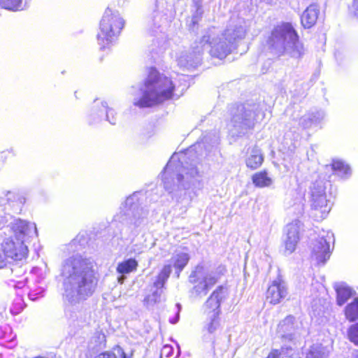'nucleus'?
I'll return each instance as SVG.
<instances>
[{
	"label": "nucleus",
	"instance_id": "f257e3e1",
	"mask_svg": "<svg viewBox=\"0 0 358 358\" xmlns=\"http://www.w3.org/2000/svg\"><path fill=\"white\" fill-rule=\"evenodd\" d=\"M218 140L215 132L205 135L184 152L173 154L164 168V188L176 199V207L181 211L180 215L190 206L199 188L198 164L216 146Z\"/></svg>",
	"mask_w": 358,
	"mask_h": 358
},
{
	"label": "nucleus",
	"instance_id": "f03ea898",
	"mask_svg": "<svg viewBox=\"0 0 358 358\" xmlns=\"http://www.w3.org/2000/svg\"><path fill=\"white\" fill-rule=\"evenodd\" d=\"M95 262L91 257L73 255L61 265L62 297L65 302L74 306L90 297L96 290L98 278Z\"/></svg>",
	"mask_w": 358,
	"mask_h": 358
},
{
	"label": "nucleus",
	"instance_id": "7ed1b4c3",
	"mask_svg": "<svg viewBox=\"0 0 358 358\" xmlns=\"http://www.w3.org/2000/svg\"><path fill=\"white\" fill-rule=\"evenodd\" d=\"M187 77L185 75L178 76V78H168L159 75L156 69H152L142 88L141 96L134 98V104L140 108L151 107L166 100L179 96L175 92L182 93L188 87Z\"/></svg>",
	"mask_w": 358,
	"mask_h": 358
},
{
	"label": "nucleus",
	"instance_id": "20e7f679",
	"mask_svg": "<svg viewBox=\"0 0 358 358\" xmlns=\"http://www.w3.org/2000/svg\"><path fill=\"white\" fill-rule=\"evenodd\" d=\"M245 34V20L233 16L224 32L219 34L215 28L209 29L197 43L202 53L208 50L212 57L222 59L231 52L234 43L243 39Z\"/></svg>",
	"mask_w": 358,
	"mask_h": 358
},
{
	"label": "nucleus",
	"instance_id": "39448f33",
	"mask_svg": "<svg viewBox=\"0 0 358 358\" xmlns=\"http://www.w3.org/2000/svg\"><path fill=\"white\" fill-rule=\"evenodd\" d=\"M9 227L13 235L3 242V252L8 260L23 263L29 252L27 243L29 238L37 236L36 224L24 220L15 219Z\"/></svg>",
	"mask_w": 358,
	"mask_h": 358
},
{
	"label": "nucleus",
	"instance_id": "423d86ee",
	"mask_svg": "<svg viewBox=\"0 0 358 358\" xmlns=\"http://www.w3.org/2000/svg\"><path fill=\"white\" fill-rule=\"evenodd\" d=\"M267 44L276 54L287 55L294 58H300L304 54L303 46L289 22H282L275 26L268 37Z\"/></svg>",
	"mask_w": 358,
	"mask_h": 358
},
{
	"label": "nucleus",
	"instance_id": "0eeeda50",
	"mask_svg": "<svg viewBox=\"0 0 358 358\" xmlns=\"http://www.w3.org/2000/svg\"><path fill=\"white\" fill-rule=\"evenodd\" d=\"M143 199L142 192H134L126 199L123 208L115 216V220L125 224L135 236L148 224V210L142 206Z\"/></svg>",
	"mask_w": 358,
	"mask_h": 358
},
{
	"label": "nucleus",
	"instance_id": "6e6552de",
	"mask_svg": "<svg viewBox=\"0 0 358 358\" xmlns=\"http://www.w3.org/2000/svg\"><path fill=\"white\" fill-rule=\"evenodd\" d=\"M232 113L231 120L227 126L229 134L232 137L245 136L264 117L262 108L257 103L239 105Z\"/></svg>",
	"mask_w": 358,
	"mask_h": 358
},
{
	"label": "nucleus",
	"instance_id": "1a4fd4ad",
	"mask_svg": "<svg viewBox=\"0 0 358 358\" xmlns=\"http://www.w3.org/2000/svg\"><path fill=\"white\" fill-rule=\"evenodd\" d=\"M322 173H315L313 177V181L310 186V206L312 213L317 219H324L331 208L329 199H327L326 189L329 182Z\"/></svg>",
	"mask_w": 358,
	"mask_h": 358
},
{
	"label": "nucleus",
	"instance_id": "9d476101",
	"mask_svg": "<svg viewBox=\"0 0 358 358\" xmlns=\"http://www.w3.org/2000/svg\"><path fill=\"white\" fill-rule=\"evenodd\" d=\"M124 26V20L117 10L106 9L100 21L97 41L101 49L114 43Z\"/></svg>",
	"mask_w": 358,
	"mask_h": 358
},
{
	"label": "nucleus",
	"instance_id": "9b49d317",
	"mask_svg": "<svg viewBox=\"0 0 358 358\" xmlns=\"http://www.w3.org/2000/svg\"><path fill=\"white\" fill-rule=\"evenodd\" d=\"M225 272L226 268L222 266L214 270H209L203 265H197L189 277V282L196 284L193 287V292L197 296H206Z\"/></svg>",
	"mask_w": 358,
	"mask_h": 358
},
{
	"label": "nucleus",
	"instance_id": "f8f14e48",
	"mask_svg": "<svg viewBox=\"0 0 358 358\" xmlns=\"http://www.w3.org/2000/svg\"><path fill=\"white\" fill-rule=\"evenodd\" d=\"M334 238L332 232L322 231L318 238L312 243L311 257L318 264H324L330 257V243L334 242Z\"/></svg>",
	"mask_w": 358,
	"mask_h": 358
},
{
	"label": "nucleus",
	"instance_id": "ddd939ff",
	"mask_svg": "<svg viewBox=\"0 0 358 358\" xmlns=\"http://www.w3.org/2000/svg\"><path fill=\"white\" fill-rule=\"evenodd\" d=\"M202 50L196 41L190 50L181 51L177 56L176 61L180 69L192 70L196 68L201 62Z\"/></svg>",
	"mask_w": 358,
	"mask_h": 358
},
{
	"label": "nucleus",
	"instance_id": "4468645a",
	"mask_svg": "<svg viewBox=\"0 0 358 358\" xmlns=\"http://www.w3.org/2000/svg\"><path fill=\"white\" fill-rule=\"evenodd\" d=\"M91 124L101 120L103 117L112 125H115L117 121V113L112 108L108 107L106 101L95 100L91 109L90 115Z\"/></svg>",
	"mask_w": 358,
	"mask_h": 358
},
{
	"label": "nucleus",
	"instance_id": "2eb2a0df",
	"mask_svg": "<svg viewBox=\"0 0 358 358\" xmlns=\"http://www.w3.org/2000/svg\"><path fill=\"white\" fill-rule=\"evenodd\" d=\"M26 202L25 196L17 192H7L0 195V210L20 213Z\"/></svg>",
	"mask_w": 358,
	"mask_h": 358
},
{
	"label": "nucleus",
	"instance_id": "dca6fc26",
	"mask_svg": "<svg viewBox=\"0 0 358 358\" xmlns=\"http://www.w3.org/2000/svg\"><path fill=\"white\" fill-rule=\"evenodd\" d=\"M171 273V265H165L158 274L156 280L154 282L153 287L155 288V290L151 294L148 295L144 299V302L147 305H154L161 301L163 288L169 278Z\"/></svg>",
	"mask_w": 358,
	"mask_h": 358
},
{
	"label": "nucleus",
	"instance_id": "f3484780",
	"mask_svg": "<svg viewBox=\"0 0 358 358\" xmlns=\"http://www.w3.org/2000/svg\"><path fill=\"white\" fill-rule=\"evenodd\" d=\"M301 222L299 220H294L288 224L285 228L284 245L285 253L290 255L296 250L299 241V232Z\"/></svg>",
	"mask_w": 358,
	"mask_h": 358
},
{
	"label": "nucleus",
	"instance_id": "a211bd4d",
	"mask_svg": "<svg viewBox=\"0 0 358 358\" xmlns=\"http://www.w3.org/2000/svg\"><path fill=\"white\" fill-rule=\"evenodd\" d=\"M226 290L223 286H219L213 292L204 303L203 313L207 315H220V304L225 299Z\"/></svg>",
	"mask_w": 358,
	"mask_h": 358
},
{
	"label": "nucleus",
	"instance_id": "6ab92c4d",
	"mask_svg": "<svg viewBox=\"0 0 358 358\" xmlns=\"http://www.w3.org/2000/svg\"><path fill=\"white\" fill-rule=\"evenodd\" d=\"M287 295L286 283L280 278L274 280L266 291V300L271 304H278Z\"/></svg>",
	"mask_w": 358,
	"mask_h": 358
},
{
	"label": "nucleus",
	"instance_id": "aec40b11",
	"mask_svg": "<svg viewBox=\"0 0 358 358\" xmlns=\"http://www.w3.org/2000/svg\"><path fill=\"white\" fill-rule=\"evenodd\" d=\"M323 169L326 176L328 175V178H330L331 173L341 178H348L351 175L349 165L339 159L333 160L331 164L326 165Z\"/></svg>",
	"mask_w": 358,
	"mask_h": 358
},
{
	"label": "nucleus",
	"instance_id": "412c9836",
	"mask_svg": "<svg viewBox=\"0 0 358 358\" xmlns=\"http://www.w3.org/2000/svg\"><path fill=\"white\" fill-rule=\"evenodd\" d=\"M294 320L293 316L289 315L279 323L277 333L282 339L292 341L295 338Z\"/></svg>",
	"mask_w": 358,
	"mask_h": 358
},
{
	"label": "nucleus",
	"instance_id": "4be33fe9",
	"mask_svg": "<svg viewBox=\"0 0 358 358\" xmlns=\"http://www.w3.org/2000/svg\"><path fill=\"white\" fill-rule=\"evenodd\" d=\"M324 117V113L322 110L310 112L300 117L299 124L303 129H308L317 126Z\"/></svg>",
	"mask_w": 358,
	"mask_h": 358
},
{
	"label": "nucleus",
	"instance_id": "5701e85b",
	"mask_svg": "<svg viewBox=\"0 0 358 358\" xmlns=\"http://www.w3.org/2000/svg\"><path fill=\"white\" fill-rule=\"evenodd\" d=\"M334 288L336 292V303L341 306L353 296L355 291L350 287L345 282H336Z\"/></svg>",
	"mask_w": 358,
	"mask_h": 358
},
{
	"label": "nucleus",
	"instance_id": "b1692460",
	"mask_svg": "<svg viewBox=\"0 0 358 358\" xmlns=\"http://www.w3.org/2000/svg\"><path fill=\"white\" fill-rule=\"evenodd\" d=\"M137 261L132 258L120 262L116 268L117 273L120 274V275L117 277L118 282L122 284L126 278L124 275L135 271L137 268Z\"/></svg>",
	"mask_w": 358,
	"mask_h": 358
},
{
	"label": "nucleus",
	"instance_id": "393cba45",
	"mask_svg": "<svg viewBox=\"0 0 358 358\" xmlns=\"http://www.w3.org/2000/svg\"><path fill=\"white\" fill-rule=\"evenodd\" d=\"M319 9L316 5H310L301 16V22L304 28H310L316 22Z\"/></svg>",
	"mask_w": 358,
	"mask_h": 358
},
{
	"label": "nucleus",
	"instance_id": "a878e982",
	"mask_svg": "<svg viewBox=\"0 0 358 358\" xmlns=\"http://www.w3.org/2000/svg\"><path fill=\"white\" fill-rule=\"evenodd\" d=\"M264 161V157L260 149L257 147L252 148L246 159V165L251 169L259 168Z\"/></svg>",
	"mask_w": 358,
	"mask_h": 358
},
{
	"label": "nucleus",
	"instance_id": "bb28decb",
	"mask_svg": "<svg viewBox=\"0 0 358 358\" xmlns=\"http://www.w3.org/2000/svg\"><path fill=\"white\" fill-rule=\"evenodd\" d=\"M189 260V255L187 252H178L171 257V263L177 272V277H179L180 272L185 267Z\"/></svg>",
	"mask_w": 358,
	"mask_h": 358
},
{
	"label": "nucleus",
	"instance_id": "cd10ccee",
	"mask_svg": "<svg viewBox=\"0 0 358 358\" xmlns=\"http://www.w3.org/2000/svg\"><path fill=\"white\" fill-rule=\"evenodd\" d=\"M252 180L253 184L257 187H268L273 182L271 178L268 176L267 172L265 171L254 174Z\"/></svg>",
	"mask_w": 358,
	"mask_h": 358
},
{
	"label": "nucleus",
	"instance_id": "c85d7f7f",
	"mask_svg": "<svg viewBox=\"0 0 358 358\" xmlns=\"http://www.w3.org/2000/svg\"><path fill=\"white\" fill-rule=\"evenodd\" d=\"M345 315L346 319L350 322H355L358 320V298L346 306Z\"/></svg>",
	"mask_w": 358,
	"mask_h": 358
},
{
	"label": "nucleus",
	"instance_id": "c756f323",
	"mask_svg": "<svg viewBox=\"0 0 358 358\" xmlns=\"http://www.w3.org/2000/svg\"><path fill=\"white\" fill-rule=\"evenodd\" d=\"M328 353L324 347L316 344L312 345L306 353V358H327Z\"/></svg>",
	"mask_w": 358,
	"mask_h": 358
},
{
	"label": "nucleus",
	"instance_id": "7c9ffc66",
	"mask_svg": "<svg viewBox=\"0 0 358 358\" xmlns=\"http://www.w3.org/2000/svg\"><path fill=\"white\" fill-rule=\"evenodd\" d=\"M162 17L158 13H155L153 15L147 20V29L151 34L157 33V30L160 29Z\"/></svg>",
	"mask_w": 358,
	"mask_h": 358
},
{
	"label": "nucleus",
	"instance_id": "2f4dec72",
	"mask_svg": "<svg viewBox=\"0 0 358 358\" xmlns=\"http://www.w3.org/2000/svg\"><path fill=\"white\" fill-rule=\"evenodd\" d=\"M0 6L12 11H18L24 9L22 0H0Z\"/></svg>",
	"mask_w": 358,
	"mask_h": 358
},
{
	"label": "nucleus",
	"instance_id": "473e14b6",
	"mask_svg": "<svg viewBox=\"0 0 358 358\" xmlns=\"http://www.w3.org/2000/svg\"><path fill=\"white\" fill-rule=\"evenodd\" d=\"M220 315H207L208 322L205 326L206 331L210 333H214L220 326Z\"/></svg>",
	"mask_w": 358,
	"mask_h": 358
},
{
	"label": "nucleus",
	"instance_id": "72a5a7b5",
	"mask_svg": "<svg viewBox=\"0 0 358 358\" xmlns=\"http://www.w3.org/2000/svg\"><path fill=\"white\" fill-rule=\"evenodd\" d=\"M348 336L352 343L358 346V322L348 328Z\"/></svg>",
	"mask_w": 358,
	"mask_h": 358
},
{
	"label": "nucleus",
	"instance_id": "f704fd0d",
	"mask_svg": "<svg viewBox=\"0 0 358 358\" xmlns=\"http://www.w3.org/2000/svg\"><path fill=\"white\" fill-rule=\"evenodd\" d=\"M292 350L290 347H282L280 350H272L266 358H279L282 353L289 354Z\"/></svg>",
	"mask_w": 358,
	"mask_h": 358
},
{
	"label": "nucleus",
	"instance_id": "c9c22d12",
	"mask_svg": "<svg viewBox=\"0 0 358 358\" xmlns=\"http://www.w3.org/2000/svg\"><path fill=\"white\" fill-rule=\"evenodd\" d=\"M87 243V238L84 234H79L70 243V246L77 247L79 245L80 248L83 247Z\"/></svg>",
	"mask_w": 358,
	"mask_h": 358
},
{
	"label": "nucleus",
	"instance_id": "e433bc0d",
	"mask_svg": "<svg viewBox=\"0 0 358 358\" xmlns=\"http://www.w3.org/2000/svg\"><path fill=\"white\" fill-rule=\"evenodd\" d=\"M45 289L42 287H39L35 289H31L29 292V298L32 300L35 301L40 297H42L44 294Z\"/></svg>",
	"mask_w": 358,
	"mask_h": 358
},
{
	"label": "nucleus",
	"instance_id": "4c0bfd02",
	"mask_svg": "<svg viewBox=\"0 0 358 358\" xmlns=\"http://www.w3.org/2000/svg\"><path fill=\"white\" fill-rule=\"evenodd\" d=\"M194 8H195V11L192 15V22L193 24H196L202 17L203 10V6H196Z\"/></svg>",
	"mask_w": 358,
	"mask_h": 358
},
{
	"label": "nucleus",
	"instance_id": "58836bf2",
	"mask_svg": "<svg viewBox=\"0 0 358 358\" xmlns=\"http://www.w3.org/2000/svg\"><path fill=\"white\" fill-rule=\"evenodd\" d=\"M23 309L22 304V300L20 299H17L15 303L13 304V306L10 308V312L13 315H17Z\"/></svg>",
	"mask_w": 358,
	"mask_h": 358
},
{
	"label": "nucleus",
	"instance_id": "ea45409f",
	"mask_svg": "<svg viewBox=\"0 0 358 358\" xmlns=\"http://www.w3.org/2000/svg\"><path fill=\"white\" fill-rule=\"evenodd\" d=\"M32 272H33V273L36 274L38 276V283H40L42 280L45 279L46 274H47L46 269L43 271L41 268H40L38 267L34 268L32 269Z\"/></svg>",
	"mask_w": 358,
	"mask_h": 358
},
{
	"label": "nucleus",
	"instance_id": "a19ab883",
	"mask_svg": "<svg viewBox=\"0 0 358 358\" xmlns=\"http://www.w3.org/2000/svg\"><path fill=\"white\" fill-rule=\"evenodd\" d=\"M9 262L7 256L3 252L2 248L0 249V268H3L6 266L7 263Z\"/></svg>",
	"mask_w": 358,
	"mask_h": 358
},
{
	"label": "nucleus",
	"instance_id": "79ce46f5",
	"mask_svg": "<svg viewBox=\"0 0 358 358\" xmlns=\"http://www.w3.org/2000/svg\"><path fill=\"white\" fill-rule=\"evenodd\" d=\"M173 348L169 345H165L162 348V354H164L166 357H171L173 355Z\"/></svg>",
	"mask_w": 358,
	"mask_h": 358
},
{
	"label": "nucleus",
	"instance_id": "37998d69",
	"mask_svg": "<svg viewBox=\"0 0 358 358\" xmlns=\"http://www.w3.org/2000/svg\"><path fill=\"white\" fill-rule=\"evenodd\" d=\"M96 358H117V355L113 352H104L98 355Z\"/></svg>",
	"mask_w": 358,
	"mask_h": 358
},
{
	"label": "nucleus",
	"instance_id": "c03bdc74",
	"mask_svg": "<svg viewBox=\"0 0 358 358\" xmlns=\"http://www.w3.org/2000/svg\"><path fill=\"white\" fill-rule=\"evenodd\" d=\"M176 306L178 308V312L176 313V317L174 318H173V319H169V322L171 324H176L178 322V320H179L180 311L181 306H180V303H177Z\"/></svg>",
	"mask_w": 358,
	"mask_h": 358
},
{
	"label": "nucleus",
	"instance_id": "a18cd8bd",
	"mask_svg": "<svg viewBox=\"0 0 358 358\" xmlns=\"http://www.w3.org/2000/svg\"><path fill=\"white\" fill-rule=\"evenodd\" d=\"M114 350L117 352V355H120L121 358H127L126 353L121 347L117 345L114 348Z\"/></svg>",
	"mask_w": 358,
	"mask_h": 358
},
{
	"label": "nucleus",
	"instance_id": "49530a36",
	"mask_svg": "<svg viewBox=\"0 0 358 358\" xmlns=\"http://www.w3.org/2000/svg\"><path fill=\"white\" fill-rule=\"evenodd\" d=\"M303 204L302 203H296L294 205V209L298 210V214H301L303 212Z\"/></svg>",
	"mask_w": 358,
	"mask_h": 358
},
{
	"label": "nucleus",
	"instance_id": "de8ad7c7",
	"mask_svg": "<svg viewBox=\"0 0 358 358\" xmlns=\"http://www.w3.org/2000/svg\"><path fill=\"white\" fill-rule=\"evenodd\" d=\"M352 6L355 13L358 12V0H352Z\"/></svg>",
	"mask_w": 358,
	"mask_h": 358
},
{
	"label": "nucleus",
	"instance_id": "09e8293b",
	"mask_svg": "<svg viewBox=\"0 0 358 358\" xmlns=\"http://www.w3.org/2000/svg\"><path fill=\"white\" fill-rule=\"evenodd\" d=\"M2 337L6 341H8L10 342L11 343H13L14 342V338H15V335L12 336V337L11 336H7L6 335H3Z\"/></svg>",
	"mask_w": 358,
	"mask_h": 358
},
{
	"label": "nucleus",
	"instance_id": "8fccbe9b",
	"mask_svg": "<svg viewBox=\"0 0 358 358\" xmlns=\"http://www.w3.org/2000/svg\"><path fill=\"white\" fill-rule=\"evenodd\" d=\"M96 334L98 339L100 340V343L105 341V335L103 334L97 332Z\"/></svg>",
	"mask_w": 358,
	"mask_h": 358
},
{
	"label": "nucleus",
	"instance_id": "3c124183",
	"mask_svg": "<svg viewBox=\"0 0 358 358\" xmlns=\"http://www.w3.org/2000/svg\"><path fill=\"white\" fill-rule=\"evenodd\" d=\"M202 1L203 0H193V6H202Z\"/></svg>",
	"mask_w": 358,
	"mask_h": 358
},
{
	"label": "nucleus",
	"instance_id": "603ef678",
	"mask_svg": "<svg viewBox=\"0 0 358 358\" xmlns=\"http://www.w3.org/2000/svg\"><path fill=\"white\" fill-rule=\"evenodd\" d=\"M176 345H177V348H178V355H177L176 357H178L180 354V348L178 343H176Z\"/></svg>",
	"mask_w": 358,
	"mask_h": 358
},
{
	"label": "nucleus",
	"instance_id": "864d4df0",
	"mask_svg": "<svg viewBox=\"0 0 358 358\" xmlns=\"http://www.w3.org/2000/svg\"><path fill=\"white\" fill-rule=\"evenodd\" d=\"M352 358H358V350H357L354 354Z\"/></svg>",
	"mask_w": 358,
	"mask_h": 358
},
{
	"label": "nucleus",
	"instance_id": "5fc2aeb1",
	"mask_svg": "<svg viewBox=\"0 0 358 358\" xmlns=\"http://www.w3.org/2000/svg\"><path fill=\"white\" fill-rule=\"evenodd\" d=\"M5 329L6 330H10V327H5Z\"/></svg>",
	"mask_w": 358,
	"mask_h": 358
},
{
	"label": "nucleus",
	"instance_id": "6e6d98bb",
	"mask_svg": "<svg viewBox=\"0 0 358 358\" xmlns=\"http://www.w3.org/2000/svg\"><path fill=\"white\" fill-rule=\"evenodd\" d=\"M162 358V357H161Z\"/></svg>",
	"mask_w": 358,
	"mask_h": 358
}]
</instances>
